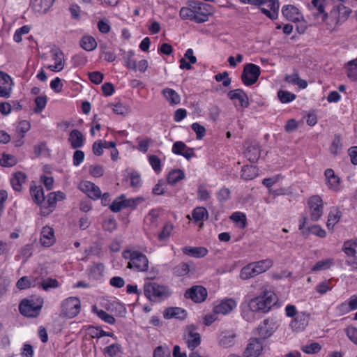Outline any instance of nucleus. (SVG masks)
<instances>
[{
    "instance_id": "f257e3e1",
    "label": "nucleus",
    "mask_w": 357,
    "mask_h": 357,
    "mask_svg": "<svg viewBox=\"0 0 357 357\" xmlns=\"http://www.w3.org/2000/svg\"><path fill=\"white\" fill-rule=\"evenodd\" d=\"M278 298L271 290L264 289L261 294L248 301L249 310H242V316L248 321L255 319L253 312H268L273 306L277 305Z\"/></svg>"
},
{
    "instance_id": "f03ea898",
    "label": "nucleus",
    "mask_w": 357,
    "mask_h": 357,
    "mask_svg": "<svg viewBox=\"0 0 357 357\" xmlns=\"http://www.w3.org/2000/svg\"><path fill=\"white\" fill-rule=\"evenodd\" d=\"M351 13L349 8L340 4L334 6L329 13H324L321 19L328 29L335 30L348 20Z\"/></svg>"
},
{
    "instance_id": "7ed1b4c3",
    "label": "nucleus",
    "mask_w": 357,
    "mask_h": 357,
    "mask_svg": "<svg viewBox=\"0 0 357 357\" xmlns=\"http://www.w3.org/2000/svg\"><path fill=\"white\" fill-rule=\"evenodd\" d=\"M272 266L273 261L270 259L250 263L241 268L239 277L244 280H248L266 272Z\"/></svg>"
},
{
    "instance_id": "20e7f679",
    "label": "nucleus",
    "mask_w": 357,
    "mask_h": 357,
    "mask_svg": "<svg viewBox=\"0 0 357 357\" xmlns=\"http://www.w3.org/2000/svg\"><path fill=\"white\" fill-rule=\"evenodd\" d=\"M43 305L40 297H31L23 299L19 305L20 312L27 317H37Z\"/></svg>"
},
{
    "instance_id": "39448f33",
    "label": "nucleus",
    "mask_w": 357,
    "mask_h": 357,
    "mask_svg": "<svg viewBox=\"0 0 357 357\" xmlns=\"http://www.w3.org/2000/svg\"><path fill=\"white\" fill-rule=\"evenodd\" d=\"M144 294L150 300L158 301L168 297L171 294V291L165 285L152 282L144 285Z\"/></svg>"
},
{
    "instance_id": "423d86ee",
    "label": "nucleus",
    "mask_w": 357,
    "mask_h": 357,
    "mask_svg": "<svg viewBox=\"0 0 357 357\" xmlns=\"http://www.w3.org/2000/svg\"><path fill=\"white\" fill-rule=\"evenodd\" d=\"M211 14L212 8L209 4L199 1L193 2L194 22L197 23L207 22Z\"/></svg>"
},
{
    "instance_id": "0eeeda50",
    "label": "nucleus",
    "mask_w": 357,
    "mask_h": 357,
    "mask_svg": "<svg viewBox=\"0 0 357 357\" xmlns=\"http://www.w3.org/2000/svg\"><path fill=\"white\" fill-rule=\"evenodd\" d=\"M80 307V301L78 298L69 297L62 302L61 313L65 317L73 318L79 314Z\"/></svg>"
},
{
    "instance_id": "6e6552de",
    "label": "nucleus",
    "mask_w": 357,
    "mask_h": 357,
    "mask_svg": "<svg viewBox=\"0 0 357 357\" xmlns=\"http://www.w3.org/2000/svg\"><path fill=\"white\" fill-rule=\"evenodd\" d=\"M260 67L253 63H248L245 66L241 75L243 83L246 86L254 84L258 80L260 75Z\"/></svg>"
},
{
    "instance_id": "1a4fd4ad",
    "label": "nucleus",
    "mask_w": 357,
    "mask_h": 357,
    "mask_svg": "<svg viewBox=\"0 0 357 357\" xmlns=\"http://www.w3.org/2000/svg\"><path fill=\"white\" fill-rule=\"evenodd\" d=\"M307 204L310 219L314 222L318 221L324 213L322 199L318 195L312 196L308 199Z\"/></svg>"
},
{
    "instance_id": "9d476101",
    "label": "nucleus",
    "mask_w": 357,
    "mask_h": 357,
    "mask_svg": "<svg viewBox=\"0 0 357 357\" xmlns=\"http://www.w3.org/2000/svg\"><path fill=\"white\" fill-rule=\"evenodd\" d=\"M278 328V321L275 319L268 318L259 325L257 328V335L262 339H266L273 335Z\"/></svg>"
},
{
    "instance_id": "9b49d317",
    "label": "nucleus",
    "mask_w": 357,
    "mask_h": 357,
    "mask_svg": "<svg viewBox=\"0 0 357 357\" xmlns=\"http://www.w3.org/2000/svg\"><path fill=\"white\" fill-rule=\"evenodd\" d=\"M237 304V301L234 298H224L214 305L213 312L215 314H229L236 308Z\"/></svg>"
},
{
    "instance_id": "f8f14e48",
    "label": "nucleus",
    "mask_w": 357,
    "mask_h": 357,
    "mask_svg": "<svg viewBox=\"0 0 357 357\" xmlns=\"http://www.w3.org/2000/svg\"><path fill=\"white\" fill-rule=\"evenodd\" d=\"M310 314L304 311H301L297 316L291 319L289 323L290 328L296 332H301L308 325Z\"/></svg>"
},
{
    "instance_id": "ddd939ff",
    "label": "nucleus",
    "mask_w": 357,
    "mask_h": 357,
    "mask_svg": "<svg viewBox=\"0 0 357 357\" xmlns=\"http://www.w3.org/2000/svg\"><path fill=\"white\" fill-rule=\"evenodd\" d=\"M207 295V290L202 286H193L185 292V298L197 303L204 302L206 299Z\"/></svg>"
},
{
    "instance_id": "4468645a",
    "label": "nucleus",
    "mask_w": 357,
    "mask_h": 357,
    "mask_svg": "<svg viewBox=\"0 0 357 357\" xmlns=\"http://www.w3.org/2000/svg\"><path fill=\"white\" fill-rule=\"evenodd\" d=\"M184 340L188 347L193 350L201 343V337L192 326L188 327L184 333Z\"/></svg>"
},
{
    "instance_id": "2eb2a0df",
    "label": "nucleus",
    "mask_w": 357,
    "mask_h": 357,
    "mask_svg": "<svg viewBox=\"0 0 357 357\" xmlns=\"http://www.w3.org/2000/svg\"><path fill=\"white\" fill-rule=\"evenodd\" d=\"M13 86L12 78L6 73L0 71V97H10Z\"/></svg>"
},
{
    "instance_id": "dca6fc26",
    "label": "nucleus",
    "mask_w": 357,
    "mask_h": 357,
    "mask_svg": "<svg viewBox=\"0 0 357 357\" xmlns=\"http://www.w3.org/2000/svg\"><path fill=\"white\" fill-rule=\"evenodd\" d=\"M51 55L54 64L50 65L47 68L53 72H60L65 67V56L60 49H53L51 51Z\"/></svg>"
},
{
    "instance_id": "f3484780",
    "label": "nucleus",
    "mask_w": 357,
    "mask_h": 357,
    "mask_svg": "<svg viewBox=\"0 0 357 357\" xmlns=\"http://www.w3.org/2000/svg\"><path fill=\"white\" fill-rule=\"evenodd\" d=\"M262 351V342L259 339L253 338L250 340L244 352V356L245 357H258L261 355Z\"/></svg>"
},
{
    "instance_id": "a211bd4d",
    "label": "nucleus",
    "mask_w": 357,
    "mask_h": 357,
    "mask_svg": "<svg viewBox=\"0 0 357 357\" xmlns=\"http://www.w3.org/2000/svg\"><path fill=\"white\" fill-rule=\"evenodd\" d=\"M79 189L93 199H98L101 197L100 188L91 181H85L80 183Z\"/></svg>"
},
{
    "instance_id": "6ab92c4d",
    "label": "nucleus",
    "mask_w": 357,
    "mask_h": 357,
    "mask_svg": "<svg viewBox=\"0 0 357 357\" xmlns=\"http://www.w3.org/2000/svg\"><path fill=\"white\" fill-rule=\"evenodd\" d=\"M172 151L176 155L183 156L187 160H190L195 155L194 149L188 147L186 144L181 141H177L174 143Z\"/></svg>"
},
{
    "instance_id": "aec40b11",
    "label": "nucleus",
    "mask_w": 357,
    "mask_h": 357,
    "mask_svg": "<svg viewBox=\"0 0 357 357\" xmlns=\"http://www.w3.org/2000/svg\"><path fill=\"white\" fill-rule=\"evenodd\" d=\"M68 140L71 148L78 149L84 146L86 138L79 130L73 129L70 131Z\"/></svg>"
},
{
    "instance_id": "412c9836",
    "label": "nucleus",
    "mask_w": 357,
    "mask_h": 357,
    "mask_svg": "<svg viewBox=\"0 0 357 357\" xmlns=\"http://www.w3.org/2000/svg\"><path fill=\"white\" fill-rule=\"evenodd\" d=\"M306 224H307V218L305 217H303L299 220L298 229H299V230H302L303 233L304 234H305L307 233H312L314 235L317 236L321 238H324L326 236V231L318 225H314L312 227H309L306 229V230H304V228H305V226Z\"/></svg>"
},
{
    "instance_id": "4be33fe9",
    "label": "nucleus",
    "mask_w": 357,
    "mask_h": 357,
    "mask_svg": "<svg viewBox=\"0 0 357 357\" xmlns=\"http://www.w3.org/2000/svg\"><path fill=\"white\" fill-rule=\"evenodd\" d=\"M227 96L230 100L234 101V104L238 101L241 107H248L249 105L248 97L242 89L231 90Z\"/></svg>"
},
{
    "instance_id": "5701e85b",
    "label": "nucleus",
    "mask_w": 357,
    "mask_h": 357,
    "mask_svg": "<svg viewBox=\"0 0 357 357\" xmlns=\"http://www.w3.org/2000/svg\"><path fill=\"white\" fill-rule=\"evenodd\" d=\"M55 0H31V6L35 13L44 15L54 4Z\"/></svg>"
},
{
    "instance_id": "b1692460",
    "label": "nucleus",
    "mask_w": 357,
    "mask_h": 357,
    "mask_svg": "<svg viewBox=\"0 0 357 357\" xmlns=\"http://www.w3.org/2000/svg\"><path fill=\"white\" fill-rule=\"evenodd\" d=\"M133 204V199H127L125 195H121L113 201L109 208L112 212L117 213L125 208L132 206Z\"/></svg>"
},
{
    "instance_id": "393cba45",
    "label": "nucleus",
    "mask_w": 357,
    "mask_h": 357,
    "mask_svg": "<svg viewBox=\"0 0 357 357\" xmlns=\"http://www.w3.org/2000/svg\"><path fill=\"white\" fill-rule=\"evenodd\" d=\"M324 176L327 186L333 191L340 190V178L335 174L332 169L325 170Z\"/></svg>"
},
{
    "instance_id": "a878e982",
    "label": "nucleus",
    "mask_w": 357,
    "mask_h": 357,
    "mask_svg": "<svg viewBox=\"0 0 357 357\" xmlns=\"http://www.w3.org/2000/svg\"><path fill=\"white\" fill-rule=\"evenodd\" d=\"M282 13L284 17L291 22H299L303 19V15L299 10L293 5H287L282 8Z\"/></svg>"
},
{
    "instance_id": "bb28decb",
    "label": "nucleus",
    "mask_w": 357,
    "mask_h": 357,
    "mask_svg": "<svg viewBox=\"0 0 357 357\" xmlns=\"http://www.w3.org/2000/svg\"><path fill=\"white\" fill-rule=\"evenodd\" d=\"M236 334L233 331H222L218 336V342L220 346L228 348L235 343Z\"/></svg>"
},
{
    "instance_id": "cd10ccee",
    "label": "nucleus",
    "mask_w": 357,
    "mask_h": 357,
    "mask_svg": "<svg viewBox=\"0 0 357 357\" xmlns=\"http://www.w3.org/2000/svg\"><path fill=\"white\" fill-rule=\"evenodd\" d=\"M55 241L54 230L50 227H44L41 231L40 243L43 246L50 247Z\"/></svg>"
},
{
    "instance_id": "c85d7f7f",
    "label": "nucleus",
    "mask_w": 357,
    "mask_h": 357,
    "mask_svg": "<svg viewBox=\"0 0 357 357\" xmlns=\"http://www.w3.org/2000/svg\"><path fill=\"white\" fill-rule=\"evenodd\" d=\"M183 252L190 257L202 258L207 255L208 251L204 247L185 246L182 248Z\"/></svg>"
},
{
    "instance_id": "c756f323",
    "label": "nucleus",
    "mask_w": 357,
    "mask_h": 357,
    "mask_svg": "<svg viewBox=\"0 0 357 357\" xmlns=\"http://www.w3.org/2000/svg\"><path fill=\"white\" fill-rule=\"evenodd\" d=\"M265 3H267L269 9L263 8L262 13L272 20L275 19L278 17L280 6L278 0H266Z\"/></svg>"
},
{
    "instance_id": "7c9ffc66",
    "label": "nucleus",
    "mask_w": 357,
    "mask_h": 357,
    "mask_svg": "<svg viewBox=\"0 0 357 357\" xmlns=\"http://www.w3.org/2000/svg\"><path fill=\"white\" fill-rule=\"evenodd\" d=\"M187 317V312L181 307H169L164 312V317L165 319H184Z\"/></svg>"
},
{
    "instance_id": "2f4dec72",
    "label": "nucleus",
    "mask_w": 357,
    "mask_h": 357,
    "mask_svg": "<svg viewBox=\"0 0 357 357\" xmlns=\"http://www.w3.org/2000/svg\"><path fill=\"white\" fill-rule=\"evenodd\" d=\"M26 176L22 172H15L10 178V184L14 190L20 192L22 190V185L25 183Z\"/></svg>"
},
{
    "instance_id": "473e14b6",
    "label": "nucleus",
    "mask_w": 357,
    "mask_h": 357,
    "mask_svg": "<svg viewBox=\"0 0 357 357\" xmlns=\"http://www.w3.org/2000/svg\"><path fill=\"white\" fill-rule=\"evenodd\" d=\"M208 213L204 207H196L192 212V218L195 222H203L208 219ZM203 223L201 222L199 227L202 228Z\"/></svg>"
},
{
    "instance_id": "72a5a7b5",
    "label": "nucleus",
    "mask_w": 357,
    "mask_h": 357,
    "mask_svg": "<svg viewBox=\"0 0 357 357\" xmlns=\"http://www.w3.org/2000/svg\"><path fill=\"white\" fill-rule=\"evenodd\" d=\"M284 80L290 84L298 86L301 89H304L307 86V82L301 79L296 72L290 75H287L284 77Z\"/></svg>"
},
{
    "instance_id": "f704fd0d",
    "label": "nucleus",
    "mask_w": 357,
    "mask_h": 357,
    "mask_svg": "<svg viewBox=\"0 0 357 357\" xmlns=\"http://www.w3.org/2000/svg\"><path fill=\"white\" fill-rule=\"evenodd\" d=\"M342 216L341 212L336 208H332L328 214L326 222L327 228L333 231L334 226L340 221Z\"/></svg>"
},
{
    "instance_id": "c9c22d12",
    "label": "nucleus",
    "mask_w": 357,
    "mask_h": 357,
    "mask_svg": "<svg viewBox=\"0 0 357 357\" xmlns=\"http://www.w3.org/2000/svg\"><path fill=\"white\" fill-rule=\"evenodd\" d=\"M66 198V195L64 192L61 191H57V192H50L47 195V204L48 207L51 209L50 210V212L53 211V209L55 208L57 202L62 201Z\"/></svg>"
},
{
    "instance_id": "e433bc0d",
    "label": "nucleus",
    "mask_w": 357,
    "mask_h": 357,
    "mask_svg": "<svg viewBox=\"0 0 357 357\" xmlns=\"http://www.w3.org/2000/svg\"><path fill=\"white\" fill-rule=\"evenodd\" d=\"M37 285L36 279L33 277L23 276L20 278L17 283L16 287L20 290L26 289L31 287Z\"/></svg>"
},
{
    "instance_id": "4c0bfd02",
    "label": "nucleus",
    "mask_w": 357,
    "mask_h": 357,
    "mask_svg": "<svg viewBox=\"0 0 357 357\" xmlns=\"http://www.w3.org/2000/svg\"><path fill=\"white\" fill-rule=\"evenodd\" d=\"M149 267V260L146 255L135 251V269L146 271Z\"/></svg>"
},
{
    "instance_id": "58836bf2",
    "label": "nucleus",
    "mask_w": 357,
    "mask_h": 357,
    "mask_svg": "<svg viewBox=\"0 0 357 357\" xmlns=\"http://www.w3.org/2000/svg\"><path fill=\"white\" fill-rule=\"evenodd\" d=\"M162 93L171 105H178L180 103V96L174 89L166 88L162 90Z\"/></svg>"
},
{
    "instance_id": "ea45409f",
    "label": "nucleus",
    "mask_w": 357,
    "mask_h": 357,
    "mask_svg": "<svg viewBox=\"0 0 357 357\" xmlns=\"http://www.w3.org/2000/svg\"><path fill=\"white\" fill-rule=\"evenodd\" d=\"M103 354L108 357H121L122 350L119 344H112L103 349Z\"/></svg>"
},
{
    "instance_id": "a19ab883",
    "label": "nucleus",
    "mask_w": 357,
    "mask_h": 357,
    "mask_svg": "<svg viewBox=\"0 0 357 357\" xmlns=\"http://www.w3.org/2000/svg\"><path fill=\"white\" fill-rule=\"evenodd\" d=\"M230 219L240 229H244L247 225L246 215L242 212L236 211L233 213L230 216Z\"/></svg>"
},
{
    "instance_id": "79ce46f5",
    "label": "nucleus",
    "mask_w": 357,
    "mask_h": 357,
    "mask_svg": "<svg viewBox=\"0 0 357 357\" xmlns=\"http://www.w3.org/2000/svg\"><path fill=\"white\" fill-rule=\"evenodd\" d=\"M334 264V261L331 258L319 260L315 263L312 268V271L317 272L330 268Z\"/></svg>"
},
{
    "instance_id": "37998d69",
    "label": "nucleus",
    "mask_w": 357,
    "mask_h": 357,
    "mask_svg": "<svg viewBox=\"0 0 357 357\" xmlns=\"http://www.w3.org/2000/svg\"><path fill=\"white\" fill-rule=\"evenodd\" d=\"M105 266L102 264H94L90 269L89 278L95 280H100L104 273Z\"/></svg>"
},
{
    "instance_id": "c03bdc74",
    "label": "nucleus",
    "mask_w": 357,
    "mask_h": 357,
    "mask_svg": "<svg viewBox=\"0 0 357 357\" xmlns=\"http://www.w3.org/2000/svg\"><path fill=\"white\" fill-rule=\"evenodd\" d=\"M17 158L11 154L3 153L0 158V165L4 167H11L17 163Z\"/></svg>"
},
{
    "instance_id": "a18cd8bd",
    "label": "nucleus",
    "mask_w": 357,
    "mask_h": 357,
    "mask_svg": "<svg viewBox=\"0 0 357 357\" xmlns=\"http://www.w3.org/2000/svg\"><path fill=\"white\" fill-rule=\"evenodd\" d=\"M30 192L33 200L38 204H41L44 201V192L41 186L31 187Z\"/></svg>"
},
{
    "instance_id": "49530a36",
    "label": "nucleus",
    "mask_w": 357,
    "mask_h": 357,
    "mask_svg": "<svg viewBox=\"0 0 357 357\" xmlns=\"http://www.w3.org/2000/svg\"><path fill=\"white\" fill-rule=\"evenodd\" d=\"M81 47L86 51H92L97 47V43L92 36H84L80 41Z\"/></svg>"
},
{
    "instance_id": "de8ad7c7",
    "label": "nucleus",
    "mask_w": 357,
    "mask_h": 357,
    "mask_svg": "<svg viewBox=\"0 0 357 357\" xmlns=\"http://www.w3.org/2000/svg\"><path fill=\"white\" fill-rule=\"evenodd\" d=\"M257 169L256 167L250 165L244 166L242 169L241 176L244 180H252L257 177Z\"/></svg>"
},
{
    "instance_id": "09e8293b",
    "label": "nucleus",
    "mask_w": 357,
    "mask_h": 357,
    "mask_svg": "<svg viewBox=\"0 0 357 357\" xmlns=\"http://www.w3.org/2000/svg\"><path fill=\"white\" fill-rule=\"evenodd\" d=\"M184 177H185V174L182 170L178 169H174V170H172L169 173L168 177H167V181L170 184L174 185L179 181L183 179Z\"/></svg>"
},
{
    "instance_id": "8fccbe9b",
    "label": "nucleus",
    "mask_w": 357,
    "mask_h": 357,
    "mask_svg": "<svg viewBox=\"0 0 357 357\" xmlns=\"http://www.w3.org/2000/svg\"><path fill=\"white\" fill-rule=\"evenodd\" d=\"M39 287L45 291H49L50 289H56L60 286V283L56 279L47 278L38 283Z\"/></svg>"
},
{
    "instance_id": "3c124183",
    "label": "nucleus",
    "mask_w": 357,
    "mask_h": 357,
    "mask_svg": "<svg viewBox=\"0 0 357 357\" xmlns=\"http://www.w3.org/2000/svg\"><path fill=\"white\" fill-rule=\"evenodd\" d=\"M327 4L326 0H312L311 6H310V9H316L317 10V15H324V13H327L325 11V8Z\"/></svg>"
},
{
    "instance_id": "603ef678",
    "label": "nucleus",
    "mask_w": 357,
    "mask_h": 357,
    "mask_svg": "<svg viewBox=\"0 0 357 357\" xmlns=\"http://www.w3.org/2000/svg\"><path fill=\"white\" fill-rule=\"evenodd\" d=\"M278 97L282 103H289L294 101L296 96L287 91L279 90L278 91Z\"/></svg>"
},
{
    "instance_id": "864d4df0",
    "label": "nucleus",
    "mask_w": 357,
    "mask_h": 357,
    "mask_svg": "<svg viewBox=\"0 0 357 357\" xmlns=\"http://www.w3.org/2000/svg\"><path fill=\"white\" fill-rule=\"evenodd\" d=\"M159 212L157 210H151L144 218L146 225L151 227H155L158 224Z\"/></svg>"
},
{
    "instance_id": "5fc2aeb1",
    "label": "nucleus",
    "mask_w": 357,
    "mask_h": 357,
    "mask_svg": "<svg viewBox=\"0 0 357 357\" xmlns=\"http://www.w3.org/2000/svg\"><path fill=\"white\" fill-rule=\"evenodd\" d=\"M180 17L183 20H190L194 21L193 16V3L190 4L188 7H183L180 10Z\"/></svg>"
},
{
    "instance_id": "6e6d98bb",
    "label": "nucleus",
    "mask_w": 357,
    "mask_h": 357,
    "mask_svg": "<svg viewBox=\"0 0 357 357\" xmlns=\"http://www.w3.org/2000/svg\"><path fill=\"white\" fill-rule=\"evenodd\" d=\"M321 349V345L317 342H312L310 344H305L301 347V350L307 354H317Z\"/></svg>"
},
{
    "instance_id": "4d7b16f0",
    "label": "nucleus",
    "mask_w": 357,
    "mask_h": 357,
    "mask_svg": "<svg viewBox=\"0 0 357 357\" xmlns=\"http://www.w3.org/2000/svg\"><path fill=\"white\" fill-rule=\"evenodd\" d=\"M190 271V266L187 263H181L174 268V274L176 276L186 275Z\"/></svg>"
},
{
    "instance_id": "13d9d810",
    "label": "nucleus",
    "mask_w": 357,
    "mask_h": 357,
    "mask_svg": "<svg viewBox=\"0 0 357 357\" xmlns=\"http://www.w3.org/2000/svg\"><path fill=\"white\" fill-rule=\"evenodd\" d=\"M47 102V100L46 96H40L36 97L35 99L36 107L34 108V112L36 113H40L45 107Z\"/></svg>"
},
{
    "instance_id": "bf43d9fd",
    "label": "nucleus",
    "mask_w": 357,
    "mask_h": 357,
    "mask_svg": "<svg viewBox=\"0 0 357 357\" xmlns=\"http://www.w3.org/2000/svg\"><path fill=\"white\" fill-rule=\"evenodd\" d=\"M30 31V28L27 25H24L19 29H17L14 35L13 40L16 43H20L22 40V36L27 34Z\"/></svg>"
},
{
    "instance_id": "052dcab7",
    "label": "nucleus",
    "mask_w": 357,
    "mask_h": 357,
    "mask_svg": "<svg viewBox=\"0 0 357 357\" xmlns=\"http://www.w3.org/2000/svg\"><path fill=\"white\" fill-rule=\"evenodd\" d=\"M137 149L144 153L148 151L152 143V140L149 138H137Z\"/></svg>"
},
{
    "instance_id": "680f3d73",
    "label": "nucleus",
    "mask_w": 357,
    "mask_h": 357,
    "mask_svg": "<svg viewBox=\"0 0 357 357\" xmlns=\"http://www.w3.org/2000/svg\"><path fill=\"white\" fill-rule=\"evenodd\" d=\"M332 289V287L331 286L330 281H323L319 283L316 287L315 290L317 293L321 295H324L326 294L328 291Z\"/></svg>"
},
{
    "instance_id": "e2e57ef3",
    "label": "nucleus",
    "mask_w": 357,
    "mask_h": 357,
    "mask_svg": "<svg viewBox=\"0 0 357 357\" xmlns=\"http://www.w3.org/2000/svg\"><path fill=\"white\" fill-rule=\"evenodd\" d=\"M191 128L196 133L197 139H202L206 135V128L197 122L193 123Z\"/></svg>"
},
{
    "instance_id": "0e129e2a",
    "label": "nucleus",
    "mask_w": 357,
    "mask_h": 357,
    "mask_svg": "<svg viewBox=\"0 0 357 357\" xmlns=\"http://www.w3.org/2000/svg\"><path fill=\"white\" fill-rule=\"evenodd\" d=\"M87 333L92 338H100L104 337L105 331L98 327L89 326L87 329Z\"/></svg>"
},
{
    "instance_id": "69168bd1",
    "label": "nucleus",
    "mask_w": 357,
    "mask_h": 357,
    "mask_svg": "<svg viewBox=\"0 0 357 357\" xmlns=\"http://www.w3.org/2000/svg\"><path fill=\"white\" fill-rule=\"evenodd\" d=\"M149 162L155 172H160L161 171V161L158 156L155 155H149Z\"/></svg>"
},
{
    "instance_id": "338daca9",
    "label": "nucleus",
    "mask_w": 357,
    "mask_h": 357,
    "mask_svg": "<svg viewBox=\"0 0 357 357\" xmlns=\"http://www.w3.org/2000/svg\"><path fill=\"white\" fill-rule=\"evenodd\" d=\"M170 350L166 346H159L155 348L153 352V357H169Z\"/></svg>"
},
{
    "instance_id": "774afa93",
    "label": "nucleus",
    "mask_w": 357,
    "mask_h": 357,
    "mask_svg": "<svg viewBox=\"0 0 357 357\" xmlns=\"http://www.w3.org/2000/svg\"><path fill=\"white\" fill-rule=\"evenodd\" d=\"M346 335L347 337L355 344L357 345V328L349 326L346 328Z\"/></svg>"
}]
</instances>
